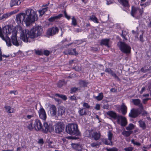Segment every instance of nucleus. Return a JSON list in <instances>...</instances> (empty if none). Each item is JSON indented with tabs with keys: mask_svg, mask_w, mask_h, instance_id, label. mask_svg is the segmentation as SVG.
<instances>
[{
	"mask_svg": "<svg viewBox=\"0 0 151 151\" xmlns=\"http://www.w3.org/2000/svg\"><path fill=\"white\" fill-rule=\"evenodd\" d=\"M143 12V9L132 6L131 12V15L134 17L138 19L142 16Z\"/></svg>",
	"mask_w": 151,
	"mask_h": 151,
	"instance_id": "nucleus-6",
	"label": "nucleus"
},
{
	"mask_svg": "<svg viewBox=\"0 0 151 151\" xmlns=\"http://www.w3.org/2000/svg\"><path fill=\"white\" fill-rule=\"evenodd\" d=\"M38 143L40 144H43L44 143L42 139H40L38 142Z\"/></svg>",
	"mask_w": 151,
	"mask_h": 151,
	"instance_id": "nucleus-63",
	"label": "nucleus"
},
{
	"mask_svg": "<svg viewBox=\"0 0 151 151\" xmlns=\"http://www.w3.org/2000/svg\"><path fill=\"white\" fill-rule=\"evenodd\" d=\"M118 1L123 6V10L127 12L129 8L128 1L127 0H118Z\"/></svg>",
	"mask_w": 151,
	"mask_h": 151,
	"instance_id": "nucleus-15",
	"label": "nucleus"
},
{
	"mask_svg": "<svg viewBox=\"0 0 151 151\" xmlns=\"http://www.w3.org/2000/svg\"><path fill=\"white\" fill-rule=\"evenodd\" d=\"M98 145V144L96 142H93L91 144V146L93 147H96Z\"/></svg>",
	"mask_w": 151,
	"mask_h": 151,
	"instance_id": "nucleus-57",
	"label": "nucleus"
},
{
	"mask_svg": "<svg viewBox=\"0 0 151 151\" xmlns=\"http://www.w3.org/2000/svg\"><path fill=\"white\" fill-rule=\"evenodd\" d=\"M141 42H143L144 41V39L143 38V35L142 34L140 35V38H139Z\"/></svg>",
	"mask_w": 151,
	"mask_h": 151,
	"instance_id": "nucleus-64",
	"label": "nucleus"
},
{
	"mask_svg": "<svg viewBox=\"0 0 151 151\" xmlns=\"http://www.w3.org/2000/svg\"><path fill=\"white\" fill-rule=\"evenodd\" d=\"M65 84V82L64 80H59L58 82L57 83V85L58 87L60 88L62 86Z\"/></svg>",
	"mask_w": 151,
	"mask_h": 151,
	"instance_id": "nucleus-42",
	"label": "nucleus"
},
{
	"mask_svg": "<svg viewBox=\"0 0 151 151\" xmlns=\"http://www.w3.org/2000/svg\"><path fill=\"white\" fill-rule=\"evenodd\" d=\"M124 150L125 151H132V149L131 147H128L124 148Z\"/></svg>",
	"mask_w": 151,
	"mask_h": 151,
	"instance_id": "nucleus-61",
	"label": "nucleus"
},
{
	"mask_svg": "<svg viewBox=\"0 0 151 151\" xmlns=\"http://www.w3.org/2000/svg\"><path fill=\"white\" fill-rule=\"evenodd\" d=\"M89 20L95 23H99L98 19L94 14H92L89 17Z\"/></svg>",
	"mask_w": 151,
	"mask_h": 151,
	"instance_id": "nucleus-29",
	"label": "nucleus"
},
{
	"mask_svg": "<svg viewBox=\"0 0 151 151\" xmlns=\"http://www.w3.org/2000/svg\"><path fill=\"white\" fill-rule=\"evenodd\" d=\"M88 83V82L86 81H80L79 82V84L84 87H86Z\"/></svg>",
	"mask_w": 151,
	"mask_h": 151,
	"instance_id": "nucleus-43",
	"label": "nucleus"
},
{
	"mask_svg": "<svg viewBox=\"0 0 151 151\" xmlns=\"http://www.w3.org/2000/svg\"><path fill=\"white\" fill-rule=\"evenodd\" d=\"M64 16L68 20H69L70 19V16L68 15L67 14L65 10H64L63 12Z\"/></svg>",
	"mask_w": 151,
	"mask_h": 151,
	"instance_id": "nucleus-52",
	"label": "nucleus"
},
{
	"mask_svg": "<svg viewBox=\"0 0 151 151\" xmlns=\"http://www.w3.org/2000/svg\"><path fill=\"white\" fill-rule=\"evenodd\" d=\"M42 31V27L39 26L33 27L29 31L22 30L20 34L21 39L25 42H30L34 41V38L41 35Z\"/></svg>",
	"mask_w": 151,
	"mask_h": 151,
	"instance_id": "nucleus-2",
	"label": "nucleus"
},
{
	"mask_svg": "<svg viewBox=\"0 0 151 151\" xmlns=\"http://www.w3.org/2000/svg\"><path fill=\"white\" fill-rule=\"evenodd\" d=\"M93 133V131L92 129L86 130L84 133L83 135L85 137L91 138V137Z\"/></svg>",
	"mask_w": 151,
	"mask_h": 151,
	"instance_id": "nucleus-25",
	"label": "nucleus"
},
{
	"mask_svg": "<svg viewBox=\"0 0 151 151\" xmlns=\"http://www.w3.org/2000/svg\"><path fill=\"white\" fill-rule=\"evenodd\" d=\"M106 150L107 151H118V149L115 147L109 148H106Z\"/></svg>",
	"mask_w": 151,
	"mask_h": 151,
	"instance_id": "nucleus-48",
	"label": "nucleus"
},
{
	"mask_svg": "<svg viewBox=\"0 0 151 151\" xmlns=\"http://www.w3.org/2000/svg\"><path fill=\"white\" fill-rule=\"evenodd\" d=\"M25 12L20 13L16 15L15 21L18 25L22 24L24 22L26 25L29 26L37 19V15L35 9L28 8Z\"/></svg>",
	"mask_w": 151,
	"mask_h": 151,
	"instance_id": "nucleus-1",
	"label": "nucleus"
},
{
	"mask_svg": "<svg viewBox=\"0 0 151 151\" xmlns=\"http://www.w3.org/2000/svg\"><path fill=\"white\" fill-rule=\"evenodd\" d=\"M128 32L127 31L125 30H122V33L121 34L122 37L126 40H127V39L126 38V36L128 34Z\"/></svg>",
	"mask_w": 151,
	"mask_h": 151,
	"instance_id": "nucleus-41",
	"label": "nucleus"
},
{
	"mask_svg": "<svg viewBox=\"0 0 151 151\" xmlns=\"http://www.w3.org/2000/svg\"><path fill=\"white\" fill-rule=\"evenodd\" d=\"M58 116H62L65 113V109L63 107H62L59 108L58 109Z\"/></svg>",
	"mask_w": 151,
	"mask_h": 151,
	"instance_id": "nucleus-37",
	"label": "nucleus"
},
{
	"mask_svg": "<svg viewBox=\"0 0 151 151\" xmlns=\"http://www.w3.org/2000/svg\"><path fill=\"white\" fill-rule=\"evenodd\" d=\"M151 4V0H148L145 3V7L149 6Z\"/></svg>",
	"mask_w": 151,
	"mask_h": 151,
	"instance_id": "nucleus-55",
	"label": "nucleus"
},
{
	"mask_svg": "<svg viewBox=\"0 0 151 151\" xmlns=\"http://www.w3.org/2000/svg\"><path fill=\"white\" fill-rule=\"evenodd\" d=\"M95 109L96 110H100V106L99 104H96Z\"/></svg>",
	"mask_w": 151,
	"mask_h": 151,
	"instance_id": "nucleus-60",
	"label": "nucleus"
},
{
	"mask_svg": "<svg viewBox=\"0 0 151 151\" xmlns=\"http://www.w3.org/2000/svg\"><path fill=\"white\" fill-rule=\"evenodd\" d=\"M104 97L103 93L102 92L99 93L97 96H93V98L96 100L100 101L102 100Z\"/></svg>",
	"mask_w": 151,
	"mask_h": 151,
	"instance_id": "nucleus-33",
	"label": "nucleus"
},
{
	"mask_svg": "<svg viewBox=\"0 0 151 151\" xmlns=\"http://www.w3.org/2000/svg\"><path fill=\"white\" fill-rule=\"evenodd\" d=\"M107 114L114 119H116L118 116V115H117L115 112L112 111H108L107 112Z\"/></svg>",
	"mask_w": 151,
	"mask_h": 151,
	"instance_id": "nucleus-23",
	"label": "nucleus"
},
{
	"mask_svg": "<svg viewBox=\"0 0 151 151\" xmlns=\"http://www.w3.org/2000/svg\"><path fill=\"white\" fill-rule=\"evenodd\" d=\"M65 130L67 133L71 135H78L80 133L78 125L76 124H68L66 126Z\"/></svg>",
	"mask_w": 151,
	"mask_h": 151,
	"instance_id": "nucleus-4",
	"label": "nucleus"
},
{
	"mask_svg": "<svg viewBox=\"0 0 151 151\" xmlns=\"http://www.w3.org/2000/svg\"><path fill=\"white\" fill-rule=\"evenodd\" d=\"M48 9V7H46L45 8H42L41 10H39L38 12L40 16H42L47 11Z\"/></svg>",
	"mask_w": 151,
	"mask_h": 151,
	"instance_id": "nucleus-38",
	"label": "nucleus"
},
{
	"mask_svg": "<svg viewBox=\"0 0 151 151\" xmlns=\"http://www.w3.org/2000/svg\"><path fill=\"white\" fill-rule=\"evenodd\" d=\"M21 0H11L10 2V6L12 7L14 6L19 5L21 3Z\"/></svg>",
	"mask_w": 151,
	"mask_h": 151,
	"instance_id": "nucleus-26",
	"label": "nucleus"
},
{
	"mask_svg": "<svg viewBox=\"0 0 151 151\" xmlns=\"http://www.w3.org/2000/svg\"><path fill=\"white\" fill-rule=\"evenodd\" d=\"M59 29L56 27H53L49 28L47 31L46 34L49 36H53L58 33Z\"/></svg>",
	"mask_w": 151,
	"mask_h": 151,
	"instance_id": "nucleus-10",
	"label": "nucleus"
},
{
	"mask_svg": "<svg viewBox=\"0 0 151 151\" xmlns=\"http://www.w3.org/2000/svg\"><path fill=\"white\" fill-rule=\"evenodd\" d=\"M63 16V14H60L57 16L51 17L48 19V21L50 22H52L56 20L60 19Z\"/></svg>",
	"mask_w": 151,
	"mask_h": 151,
	"instance_id": "nucleus-22",
	"label": "nucleus"
},
{
	"mask_svg": "<svg viewBox=\"0 0 151 151\" xmlns=\"http://www.w3.org/2000/svg\"><path fill=\"white\" fill-rule=\"evenodd\" d=\"M139 127L143 129L146 128V124L145 122L142 120H139L138 121Z\"/></svg>",
	"mask_w": 151,
	"mask_h": 151,
	"instance_id": "nucleus-39",
	"label": "nucleus"
},
{
	"mask_svg": "<svg viewBox=\"0 0 151 151\" xmlns=\"http://www.w3.org/2000/svg\"><path fill=\"white\" fill-rule=\"evenodd\" d=\"M55 96L60 98L64 101L66 100L67 99V96L65 95L57 93L55 94Z\"/></svg>",
	"mask_w": 151,
	"mask_h": 151,
	"instance_id": "nucleus-45",
	"label": "nucleus"
},
{
	"mask_svg": "<svg viewBox=\"0 0 151 151\" xmlns=\"http://www.w3.org/2000/svg\"><path fill=\"white\" fill-rule=\"evenodd\" d=\"M71 146L73 149L76 150L81 151L82 150V148L81 145L80 144L72 143Z\"/></svg>",
	"mask_w": 151,
	"mask_h": 151,
	"instance_id": "nucleus-24",
	"label": "nucleus"
},
{
	"mask_svg": "<svg viewBox=\"0 0 151 151\" xmlns=\"http://www.w3.org/2000/svg\"><path fill=\"white\" fill-rule=\"evenodd\" d=\"M64 53L66 55L69 54L71 55H77L78 54V53L76 52V50L75 48L71 50H68V52L67 51H65L64 52Z\"/></svg>",
	"mask_w": 151,
	"mask_h": 151,
	"instance_id": "nucleus-28",
	"label": "nucleus"
},
{
	"mask_svg": "<svg viewBox=\"0 0 151 151\" xmlns=\"http://www.w3.org/2000/svg\"><path fill=\"white\" fill-rule=\"evenodd\" d=\"M91 138H93L95 140H97L100 138V135L96 132H95L93 131Z\"/></svg>",
	"mask_w": 151,
	"mask_h": 151,
	"instance_id": "nucleus-34",
	"label": "nucleus"
},
{
	"mask_svg": "<svg viewBox=\"0 0 151 151\" xmlns=\"http://www.w3.org/2000/svg\"><path fill=\"white\" fill-rule=\"evenodd\" d=\"M117 119V123L122 126H125L127 124L126 118L122 115H118Z\"/></svg>",
	"mask_w": 151,
	"mask_h": 151,
	"instance_id": "nucleus-9",
	"label": "nucleus"
},
{
	"mask_svg": "<svg viewBox=\"0 0 151 151\" xmlns=\"http://www.w3.org/2000/svg\"><path fill=\"white\" fill-rule=\"evenodd\" d=\"M132 102L135 106H138L140 108L142 109L143 106L141 102V101L139 99H133Z\"/></svg>",
	"mask_w": 151,
	"mask_h": 151,
	"instance_id": "nucleus-20",
	"label": "nucleus"
},
{
	"mask_svg": "<svg viewBox=\"0 0 151 151\" xmlns=\"http://www.w3.org/2000/svg\"><path fill=\"white\" fill-rule=\"evenodd\" d=\"M5 108L6 111L9 113H14L15 110L14 109L12 108L10 106H5Z\"/></svg>",
	"mask_w": 151,
	"mask_h": 151,
	"instance_id": "nucleus-32",
	"label": "nucleus"
},
{
	"mask_svg": "<svg viewBox=\"0 0 151 151\" xmlns=\"http://www.w3.org/2000/svg\"><path fill=\"white\" fill-rule=\"evenodd\" d=\"M48 113L50 116L52 117L56 116L57 109L55 105H51L49 107V109L48 111Z\"/></svg>",
	"mask_w": 151,
	"mask_h": 151,
	"instance_id": "nucleus-14",
	"label": "nucleus"
},
{
	"mask_svg": "<svg viewBox=\"0 0 151 151\" xmlns=\"http://www.w3.org/2000/svg\"><path fill=\"white\" fill-rule=\"evenodd\" d=\"M134 126L132 123L129 124L128 126L126 127V129L128 130H131L134 128Z\"/></svg>",
	"mask_w": 151,
	"mask_h": 151,
	"instance_id": "nucleus-46",
	"label": "nucleus"
},
{
	"mask_svg": "<svg viewBox=\"0 0 151 151\" xmlns=\"http://www.w3.org/2000/svg\"><path fill=\"white\" fill-rule=\"evenodd\" d=\"M55 132L59 133L63 132L64 129V125L61 122H58L55 124Z\"/></svg>",
	"mask_w": 151,
	"mask_h": 151,
	"instance_id": "nucleus-13",
	"label": "nucleus"
},
{
	"mask_svg": "<svg viewBox=\"0 0 151 151\" xmlns=\"http://www.w3.org/2000/svg\"><path fill=\"white\" fill-rule=\"evenodd\" d=\"M67 41L66 38L63 40L58 45V46L60 48V50H63L65 48H68L69 46L71 45L73 43H70L65 45L63 43Z\"/></svg>",
	"mask_w": 151,
	"mask_h": 151,
	"instance_id": "nucleus-17",
	"label": "nucleus"
},
{
	"mask_svg": "<svg viewBox=\"0 0 151 151\" xmlns=\"http://www.w3.org/2000/svg\"><path fill=\"white\" fill-rule=\"evenodd\" d=\"M48 147H49L51 148H53L54 147V146H52L51 145V144L52 143V142L49 141L48 142Z\"/></svg>",
	"mask_w": 151,
	"mask_h": 151,
	"instance_id": "nucleus-58",
	"label": "nucleus"
},
{
	"mask_svg": "<svg viewBox=\"0 0 151 151\" xmlns=\"http://www.w3.org/2000/svg\"><path fill=\"white\" fill-rule=\"evenodd\" d=\"M26 127L29 130L32 131L34 128V125L33 124V120H31L30 121L26 122L24 124Z\"/></svg>",
	"mask_w": 151,
	"mask_h": 151,
	"instance_id": "nucleus-21",
	"label": "nucleus"
},
{
	"mask_svg": "<svg viewBox=\"0 0 151 151\" xmlns=\"http://www.w3.org/2000/svg\"><path fill=\"white\" fill-rule=\"evenodd\" d=\"M39 114L40 118L41 119L45 120L46 118V114L45 110L42 108H41L39 111Z\"/></svg>",
	"mask_w": 151,
	"mask_h": 151,
	"instance_id": "nucleus-18",
	"label": "nucleus"
},
{
	"mask_svg": "<svg viewBox=\"0 0 151 151\" xmlns=\"http://www.w3.org/2000/svg\"><path fill=\"white\" fill-rule=\"evenodd\" d=\"M70 99L71 101L76 100V97L75 96H71L70 97Z\"/></svg>",
	"mask_w": 151,
	"mask_h": 151,
	"instance_id": "nucleus-62",
	"label": "nucleus"
},
{
	"mask_svg": "<svg viewBox=\"0 0 151 151\" xmlns=\"http://www.w3.org/2000/svg\"><path fill=\"white\" fill-rule=\"evenodd\" d=\"M110 40L109 39H105L101 40V44L104 45L108 47H109V43Z\"/></svg>",
	"mask_w": 151,
	"mask_h": 151,
	"instance_id": "nucleus-31",
	"label": "nucleus"
},
{
	"mask_svg": "<svg viewBox=\"0 0 151 151\" xmlns=\"http://www.w3.org/2000/svg\"><path fill=\"white\" fill-rule=\"evenodd\" d=\"M131 142L134 145H135L138 146H139L141 145V143H140L135 142L133 139L131 140Z\"/></svg>",
	"mask_w": 151,
	"mask_h": 151,
	"instance_id": "nucleus-50",
	"label": "nucleus"
},
{
	"mask_svg": "<svg viewBox=\"0 0 151 151\" xmlns=\"http://www.w3.org/2000/svg\"><path fill=\"white\" fill-rule=\"evenodd\" d=\"M64 53L66 55L69 54L71 55H77L78 54V53L76 52V50L75 48L71 50H68V52L67 51H65L64 52Z\"/></svg>",
	"mask_w": 151,
	"mask_h": 151,
	"instance_id": "nucleus-27",
	"label": "nucleus"
},
{
	"mask_svg": "<svg viewBox=\"0 0 151 151\" xmlns=\"http://www.w3.org/2000/svg\"><path fill=\"white\" fill-rule=\"evenodd\" d=\"M150 99L149 98H147L143 99L142 100V102L144 104H146L147 103V101Z\"/></svg>",
	"mask_w": 151,
	"mask_h": 151,
	"instance_id": "nucleus-56",
	"label": "nucleus"
},
{
	"mask_svg": "<svg viewBox=\"0 0 151 151\" xmlns=\"http://www.w3.org/2000/svg\"><path fill=\"white\" fill-rule=\"evenodd\" d=\"M12 14V12H7L4 14L2 15L0 17V22L5 21L6 19L9 18ZM1 13H0V16Z\"/></svg>",
	"mask_w": 151,
	"mask_h": 151,
	"instance_id": "nucleus-19",
	"label": "nucleus"
},
{
	"mask_svg": "<svg viewBox=\"0 0 151 151\" xmlns=\"http://www.w3.org/2000/svg\"><path fill=\"white\" fill-rule=\"evenodd\" d=\"M50 53V52L49 51H48L47 50H45L44 51V54L46 56L49 55Z\"/></svg>",
	"mask_w": 151,
	"mask_h": 151,
	"instance_id": "nucleus-59",
	"label": "nucleus"
},
{
	"mask_svg": "<svg viewBox=\"0 0 151 151\" xmlns=\"http://www.w3.org/2000/svg\"><path fill=\"white\" fill-rule=\"evenodd\" d=\"M71 25L74 26H76L77 25V20L74 16H73L72 18Z\"/></svg>",
	"mask_w": 151,
	"mask_h": 151,
	"instance_id": "nucleus-47",
	"label": "nucleus"
},
{
	"mask_svg": "<svg viewBox=\"0 0 151 151\" xmlns=\"http://www.w3.org/2000/svg\"><path fill=\"white\" fill-rule=\"evenodd\" d=\"M132 132V131H124L122 133V135L126 136L128 137L130 136V134Z\"/></svg>",
	"mask_w": 151,
	"mask_h": 151,
	"instance_id": "nucleus-44",
	"label": "nucleus"
},
{
	"mask_svg": "<svg viewBox=\"0 0 151 151\" xmlns=\"http://www.w3.org/2000/svg\"><path fill=\"white\" fill-rule=\"evenodd\" d=\"M15 30L12 29L10 25H7L2 28V31L1 27H0V37L4 40L5 41L7 45L11 46L12 45L10 38L9 37L11 33Z\"/></svg>",
	"mask_w": 151,
	"mask_h": 151,
	"instance_id": "nucleus-3",
	"label": "nucleus"
},
{
	"mask_svg": "<svg viewBox=\"0 0 151 151\" xmlns=\"http://www.w3.org/2000/svg\"><path fill=\"white\" fill-rule=\"evenodd\" d=\"M108 139L112 141V139L113 137V135L111 132L109 131L108 134Z\"/></svg>",
	"mask_w": 151,
	"mask_h": 151,
	"instance_id": "nucleus-49",
	"label": "nucleus"
},
{
	"mask_svg": "<svg viewBox=\"0 0 151 151\" xmlns=\"http://www.w3.org/2000/svg\"><path fill=\"white\" fill-rule=\"evenodd\" d=\"M102 141L106 145L112 146L113 145L112 141L107 139H103Z\"/></svg>",
	"mask_w": 151,
	"mask_h": 151,
	"instance_id": "nucleus-35",
	"label": "nucleus"
},
{
	"mask_svg": "<svg viewBox=\"0 0 151 151\" xmlns=\"http://www.w3.org/2000/svg\"><path fill=\"white\" fill-rule=\"evenodd\" d=\"M121 111L123 115H125L127 113V107L124 103L122 104L121 105Z\"/></svg>",
	"mask_w": 151,
	"mask_h": 151,
	"instance_id": "nucleus-30",
	"label": "nucleus"
},
{
	"mask_svg": "<svg viewBox=\"0 0 151 151\" xmlns=\"http://www.w3.org/2000/svg\"><path fill=\"white\" fill-rule=\"evenodd\" d=\"M83 106L86 109H89L90 107V106L88 104V103L86 102H84L83 104Z\"/></svg>",
	"mask_w": 151,
	"mask_h": 151,
	"instance_id": "nucleus-53",
	"label": "nucleus"
},
{
	"mask_svg": "<svg viewBox=\"0 0 151 151\" xmlns=\"http://www.w3.org/2000/svg\"><path fill=\"white\" fill-rule=\"evenodd\" d=\"M78 90V88L73 87L71 88L70 89V93H73L76 92Z\"/></svg>",
	"mask_w": 151,
	"mask_h": 151,
	"instance_id": "nucleus-51",
	"label": "nucleus"
},
{
	"mask_svg": "<svg viewBox=\"0 0 151 151\" xmlns=\"http://www.w3.org/2000/svg\"><path fill=\"white\" fill-rule=\"evenodd\" d=\"M36 114V113L34 111V110H32V113L30 114H28L27 116L26 119H30L31 118L34 117Z\"/></svg>",
	"mask_w": 151,
	"mask_h": 151,
	"instance_id": "nucleus-40",
	"label": "nucleus"
},
{
	"mask_svg": "<svg viewBox=\"0 0 151 151\" xmlns=\"http://www.w3.org/2000/svg\"><path fill=\"white\" fill-rule=\"evenodd\" d=\"M105 71L108 74H111L115 79L118 81H120V79L119 78V77L116 75L115 73L111 70L110 68H106Z\"/></svg>",
	"mask_w": 151,
	"mask_h": 151,
	"instance_id": "nucleus-16",
	"label": "nucleus"
},
{
	"mask_svg": "<svg viewBox=\"0 0 151 151\" xmlns=\"http://www.w3.org/2000/svg\"><path fill=\"white\" fill-rule=\"evenodd\" d=\"M17 31H14L12 32V35L11 36V38L10 39L11 42V44L12 43L13 45L16 46H18L19 45H21L22 43L21 38L19 37L18 38L17 36Z\"/></svg>",
	"mask_w": 151,
	"mask_h": 151,
	"instance_id": "nucleus-5",
	"label": "nucleus"
},
{
	"mask_svg": "<svg viewBox=\"0 0 151 151\" xmlns=\"http://www.w3.org/2000/svg\"><path fill=\"white\" fill-rule=\"evenodd\" d=\"M34 128L36 131H39L42 129L43 126L40 121L38 119L35 120L33 124Z\"/></svg>",
	"mask_w": 151,
	"mask_h": 151,
	"instance_id": "nucleus-12",
	"label": "nucleus"
},
{
	"mask_svg": "<svg viewBox=\"0 0 151 151\" xmlns=\"http://www.w3.org/2000/svg\"><path fill=\"white\" fill-rule=\"evenodd\" d=\"M141 113L138 109H132L129 113V116L132 118H135L138 116Z\"/></svg>",
	"mask_w": 151,
	"mask_h": 151,
	"instance_id": "nucleus-11",
	"label": "nucleus"
},
{
	"mask_svg": "<svg viewBox=\"0 0 151 151\" xmlns=\"http://www.w3.org/2000/svg\"><path fill=\"white\" fill-rule=\"evenodd\" d=\"M35 53L38 55H41L42 54V51L39 50H35Z\"/></svg>",
	"mask_w": 151,
	"mask_h": 151,
	"instance_id": "nucleus-54",
	"label": "nucleus"
},
{
	"mask_svg": "<svg viewBox=\"0 0 151 151\" xmlns=\"http://www.w3.org/2000/svg\"><path fill=\"white\" fill-rule=\"evenodd\" d=\"M119 47L121 51L123 53L128 54L130 52L131 47L124 42H120Z\"/></svg>",
	"mask_w": 151,
	"mask_h": 151,
	"instance_id": "nucleus-7",
	"label": "nucleus"
},
{
	"mask_svg": "<svg viewBox=\"0 0 151 151\" xmlns=\"http://www.w3.org/2000/svg\"><path fill=\"white\" fill-rule=\"evenodd\" d=\"M44 127L45 129H43L44 133H46L47 132H51L54 131V127L51 124L47 122H44L43 123Z\"/></svg>",
	"mask_w": 151,
	"mask_h": 151,
	"instance_id": "nucleus-8",
	"label": "nucleus"
},
{
	"mask_svg": "<svg viewBox=\"0 0 151 151\" xmlns=\"http://www.w3.org/2000/svg\"><path fill=\"white\" fill-rule=\"evenodd\" d=\"M78 113L81 116H83L86 114V112L85 109L82 108L80 109L78 111Z\"/></svg>",
	"mask_w": 151,
	"mask_h": 151,
	"instance_id": "nucleus-36",
	"label": "nucleus"
}]
</instances>
